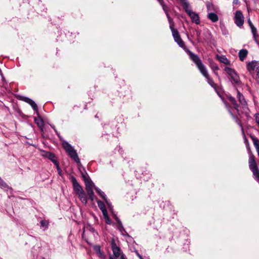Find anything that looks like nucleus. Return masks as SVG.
Here are the masks:
<instances>
[{"label": "nucleus", "mask_w": 259, "mask_h": 259, "mask_svg": "<svg viewBox=\"0 0 259 259\" xmlns=\"http://www.w3.org/2000/svg\"><path fill=\"white\" fill-rule=\"evenodd\" d=\"M185 51L188 53L190 58L194 62V63L197 66L199 71L201 73L206 74V68L202 63L201 60L198 55L194 54L191 52L188 49L186 48Z\"/></svg>", "instance_id": "1"}, {"label": "nucleus", "mask_w": 259, "mask_h": 259, "mask_svg": "<svg viewBox=\"0 0 259 259\" xmlns=\"http://www.w3.org/2000/svg\"><path fill=\"white\" fill-rule=\"evenodd\" d=\"M62 146L68 155L73 159L77 163L80 164V159L76 150L74 148L67 142L64 141Z\"/></svg>", "instance_id": "2"}, {"label": "nucleus", "mask_w": 259, "mask_h": 259, "mask_svg": "<svg viewBox=\"0 0 259 259\" xmlns=\"http://www.w3.org/2000/svg\"><path fill=\"white\" fill-rule=\"evenodd\" d=\"M224 70L230 77L231 81L232 83L239 84L241 83L239 76L234 69L228 67H226Z\"/></svg>", "instance_id": "3"}, {"label": "nucleus", "mask_w": 259, "mask_h": 259, "mask_svg": "<svg viewBox=\"0 0 259 259\" xmlns=\"http://www.w3.org/2000/svg\"><path fill=\"white\" fill-rule=\"evenodd\" d=\"M170 29H171L175 41L178 44L180 47L183 48L185 50L186 49L185 48V43L181 39L178 30L175 29L172 25L170 26Z\"/></svg>", "instance_id": "4"}, {"label": "nucleus", "mask_w": 259, "mask_h": 259, "mask_svg": "<svg viewBox=\"0 0 259 259\" xmlns=\"http://www.w3.org/2000/svg\"><path fill=\"white\" fill-rule=\"evenodd\" d=\"M185 11L191 18L192 22L195 23L196 24H199L200 23V18L198 14L193 12L190 9V7H188L187 9H185Z\"/></svg>", "instance_id": "5"}, {"label": "nucleus", "mask_w": 259, "mask_h": 259, "mask_svg": "<svg viewBox=\"0 0 259 259\" xmlns=\"http://www.w3.org/2000/svg\"><path fill=\"white\" fill-rule=\"evenodd\" d=\"M235 23L238 27H241L244 23V17L240 11H237L235 16Z\"/></svg>", "instance_id": "6"}, {"label": "nucleus", "mask_w": 259, "mask_h": 259, "mask_svg": "<svg viewBox=\"0 0 259 259\" xmlns=\"http://www.w3.org/2000/svg\"><path fill=\"white\" fill-rule=\"evenodd\" d=\"M70 180L72 183L73 190L75 194L83 190L82 187L77 182L76 178L74 176H71Z\"/></svg>", "instance_id": "7"}, {"label": "nucleus", "mask_w": 259, "mask_h": 259, "mask_svg": "<svg viewBox=\"0 0 259 259\" xmlns=\"http://www.w3.org/2000/svg\"><path fill=\"white\" fill-rule=\"evenodd\" d=\"M110 244L114 255L116 257H118L120 254V248L116 245L114 239L111 240Z\"/></svg>", "instance_id": "8"}, {"label": "nucleus", "mask_w": 259, "mask_h": 259, "mask_svg": "<svg viewBox=\"0 0 259 259\" xmlns=\"http://www.w3.org/2000/svg\"><path fill=\"white\" fill-rule=\"evenodd\" d=\"M237 98H238L240 103L242 106L243 109L245 111L248 110V108L247 107V102L244 98V97L238 90H237Z\"/></svg>", "instance_id": "9"}, {"label": "nucleus", "mask_w": 259, "mask_h": 259, "mask_svg": "<svg viewBox=\"0 0 259 259\" xmlns=\"http://www.w3.org/2000/svg\"><path fill=\"white\" fill-rule=\"evenodd\" d=\"M83 180L85 183V190L93 189L94 184L90 178H88L85 175L82 174Z\"/></svg>", "instance_id": "10"}, {"label": "nucleus", "mask_w": 259, "mask_h": 259, "mask_svg": "<svg viewBox=\"0 0 259 259\" xmlns=\"http://www.w3.org/2000/svg\"><path fill=\"white\" fill-rule=\"evenodd\" d=\"M257 67H259V62L256 61H252L247 64V69L249 71L255 70Z\"/></svg>", "instance_id": "11"}, {"label": "nucleus", "mask_w": 259, "mask_h": 259, "mask_svg": "<svg viewBox=\"0 0 259 259\" xmlns=\"http://www.w3.org/2000/svg\"><path fill=\"white\" fill-rule=\"evenodd\" d=\"M38 115V118H34V121L36 124H37V126L40 129L41 131H43L44 128V120L42 119V118L39 115L38 113H37Z\"/></svg>", "instance_id": "12"}, {"label": "nucleus", "mask_w": 259, "mask_h": 259, "mask_svg": "<svg viewBox=\"0 0 259 259\" xmlns=\"http://www.w3.org/2000/svg\"><path fill=\"white\" fill-rule=\"evenodd\" d=\"M249 166L251 170H256V171H257L258 167L254 158L253 156H250L249 158Z\"/></svg>", "instance_id": "13"}, {"label": "nucleus", "mask_w": 259, "mask_h": 259, "mask_svg": "<svg viewBox=\"0 0 259 259\" xmlns=\"http://www.w3.org/2000/svg\"><path fill=\"white\" fill-rule=\"evenodd\" d=\"M76 194L78 195V198H79V199L80 200L82 203H83L85 205L87 203V195L84 193L83 190L76 193Z\"/></svg>", "instance_id": "14"}, {"label": "nucleus", "mask_w": 259, "mask_h": 259, "mask_svg": "<svg viewBox=\"0 0 259 259\" xmlns=\"http://www.w3.org/2000/svg\"><path fill=\"white\" fill-rule=\"evenodd\" d=\"M202 74L206 78L208 83L213 88L216 89V84L214 82L213 80L211 79L208 75V72L206 70V74L202 73Z\"/></svg>", "instance_id": "15"}, {"label": "nucleus", "mask_w": 259, "mask_h": 259, "mask_svg": "<svg viewBox=\"0 0 259 259\" xmlns=\"http://www.w3.org/2000/svg\"><path fill=\"white\" fill-rule=\"evenodd\" d=\"M207 18L212 22H216L219 20L218 16L214 12H209L207 14Z\"/></svg>", "instance_id": "16"}, {"label": "nucleus", "mask_w": 259, "mask_h": 259, "mask_svg": "<svg viewBox=\"0 0 259 259\" xmlns=\"http://www.w3.org/2000/svg\"><path fill=\"white\" fill-rule=\"evenodd\" d=\"M227 98L234 106L235 109L236 110L237 112H238L239 105L237 103V101H236L235 99L231 95L227 96Z\"/></svg>", "instance_id": "17"}, {"label": "nucleus", "mask_w": 259, "mask_h": 259, "mask_svg": "<svg viewBox=\"0 0 259 259\" xmlns=\"http://www.w3.org/2000/svg\"><path fill=\"white\" fill-rule=\"evenodd\" d=\"M248 51L246 49H242L239 52V57L240 61H243L247 56Z\"/></svg>", "instance_id": "18"}, {"label": "nucleus", "mask_w": 259, "mask_h": 259, "mask_svg": "<svg viewBox=\"0 0 259 259\" xmlns=\"http://www.w3.org/2000/svg\"><path fill=\"white\" fill-rule=\"evenodd\" d=\"M97 203L99 208L101 210L102 213L107 211L105 205L103 201H102L100 200L97 199Z\"/></svg>", "instance_id": "19"}, {"label": "nucleus", "mask_w": 259, "mask_h": 259, "mask_svg": "<svg viewBox=\"0 0 259 259\" xmlns=\"http://www.w3.org/2000/svg\"><path fill=\"white\" fill-rule=\"evenodd\" d=\"M95 189L96 192L98 193V194L100 196V197L101 198H102L104 201H105L106 199H107L106 194L101 189H100L98 187H95Z\"/></svg>", "instance_id": "20"}, {"label": "nucleus", "mask_w": 259, "mask_h": 259, "mask_svg": "<svg viewBox=\"0 0 259 259\" xmlns=\"http://www.w3.org/2000/svg\"><path fill=\"white\" fill-rule=\"evenodd\" d=\"M250 29L251 30L252 34L253 35V39L255 41V42L258 44V41L256 38L257 37H258V34H257V30L254 26L252 27L251 28H250Z\"/></svg>", "instance_id": "21"}, {"label": "nucleus", "mask_w": 259, "mask_h": 259, "mask_svg": "<svg viewBox=\"0 0 259 259\" xmlns=\"http://www.w3.org/2000/svg\"><path fill=\"white\" fill-rule=\"evenodd\" d=\"M87 194L89 196V199L91 201H93L95 198V195L93 191V189L86 190Z\"/></svg>", "instance_id": "22"}, {"label": "nucleus", "mask_w": 259, "mask_h": 259, "mask_svg": "<svg viewBox=\"0 0 259 259\" xmlns=\"http://www.w3.org/2000/svg\"><path fill=\"white\" fill-rule=\"evenodd\" d=\"M206 8L207 11L210 12H212L213 11H216L215 6L212 4L209 3H206Z\"/></svg>", "instance_id": "23"}, {"label": "nucleus", "mask_w": 259, "mask_h": 259, "mask_svg": "<svg viewBox=\"0 0 259 259\" xmlns=\"http://www.w3.org/2000/svg\"><path fill=\"white\" fill-rule=\"evenodd\" d=\"M18 99L20 100H21V101H23L28 104H30L31 102H32V100L28 98V97H25V96H20L18 97Z\"/></svg>", "instance_id": "24"}, {"label": "nucleus", "mask_w": 259, "mask_h": 259, "mask_svg": "<svg viewBox=\"0 0 259 259\" xmlns=\"http://www.w3.org/2000/svg\"><path fill=\"white\" fill-rule=\"evenodd\" d=\"M106 224L110 225L111 223V220L108 216L107 211L102 213Z\"/></svg>", "instance_id": "25"}, {"label": "nucleus", "mask_w": 259, "mask_h": 259, "mask_svg": "<svg viewBox=\"0 0 259 259\" xmlns=\"http://www.w3.org/2000/svg\"><path fill=\"white\" fill-rule=\"evenodd\" d=\"M181 5H182L184 9H187L188 7H189L190 5L187 0H179Z\"/></svg>", "instance_id": "26"}, {"label": "nucleus", "mask_w": 259, "mask_h": 259, "mask_svg": "<svg viewBox=\"0 0 259 259\" xmlns=\"http://www.w3.org/2000/svg\"><path fill=\"white\" fill-rule=\"evenodd\" d=\"M251 139L253 142L255 148L259 147V140L254 136H251Z\"/></svg>", "instance_id": "27"}, {"label": "nucleus", "mask_w": 259, "mask_h": 259, "mask_svg": "<svg viewBox=\"0 0 259 259\" xmlns=\"http://www.w3.org/2000/svg\"><path fill=\"white\" fill-rule=\"evenodd\" d=\"M44 156L49 158L50 160H52V159L54 158H56L55 155L53 153L50 152H46Z\"/></svg>", "instance_id": "28"}, {"label": "nucleus", "mask_w": 259, "mask_h": 259, "mask_svg": "<svg viewBox=\"0 0 259 259\" xmlns=\"http://www.w3.org/2000/svg\"><path fill=\"white\" fill-rule=\"evenodd\" d=\"M40 227L42 228H44L45 230L47 229L49 225V222L46 220H41L40 222Z\"/></svg>", "instance_id": "29"}, {"label": "nucleus", "mask_w": 259, "mask_h": 259, "mask_svg": "<svg viewBox=\"0 0 259 259\" xmlns=\"http://www.w3.org/2000/svg\"><path fill=\"white\" fill-rule=\"evenodd\" d=\"M224 102V104L225 105V106L227 108L228 111L229 112V113H230V114L231 115V116L234 118H235L236 117L233 114V113L232 112V111H231V107L229 105V104L226 102L225 101H223Z\"/></svg>", "instance_id": "30"}, {"label": "nucleus", "mask_w": 259, "mask_h": 259, "mask_svg": "<svg viewBox=\"0 0 259 259\" xmlns=\"http://www.w3.org/2000/svg\"><path fill=\"white\" fill-rule=\"evenodd\" d=\"M117 224L118 225L117 229L119 230L121 232H122L123 231L125 232V230L122 226L121 221L118 220V223H117Z\"/></svg>", "instance_id": "31"}, {"label": "nucleus", "mask_w": 259, "mask_h": 259, "mask_svg": "<svg viewBox=\"0 0 259 259\" xmlns=\"http://www.w3.org/2000/svg\"><path fill=\"white\" fill-rule=\"evenodd\" d=\"M201 31L200 30L196 29L195 30V34L197 37V40L198 42L200 41V35H201Z\"/></svg>", "instance_id": "32"}, {"label": "nucleus", "mask_w": 259, "mask_h": 259, "mask_svg": "<svg viewBox=\"0 0 259 259\" xmlns=\"http://www.w3.org/2000/svg\"><path fill=\"white\" fill-rule=\"evenodd\" d=\"M29 105L31 106L32 109L36 112H38V107L36 105V104L35 103L34 101H32V102H31Z\"/></svg>", "instance_id": "33"}, {"label": "nucleus", "mask_w": 259, "mask_h": 259, "mask_svg": "<svg viewBox=\"0 0 259 259\" xmlns=\"http://www.w3.org/2000/svg\"><path fill=\"white\" fill-rule=\"evenodd\" d=\"M211 68L212 69V70L213 71V72H214V73L216 75H218V73H217V72L216 71L219 70V67L217 65V64H215V63L211 64Z\"/></svg>", "instance_id": "34"}, {"label": "nucleus", "mask_w": 259, "mask_h": 259, "mask_svg": "<svg viewBox=\"0 0 259 259\" xmlns=\"http://www.w3.org/2000/svg\"><path fill=\"white\" fill-rule=\"evenodd\" d=\"M105 202L106 203L107 205L108 206L111 212H112L113 211V206L112 205L111 203L110 202V200L108 199H106Z\"/></svg>", "instance_id": "35"}, {"label": "nucleus", "mask_w": 259, "mask_h": 259, "mask_svg": "<svg viewBox=\"0 0 259 259\" xmlns=\"http://www.w3.org/2000/svg\"><path fill=\"white\" fill-rule=\"evenodd\" d=\"M160 5L161 6L162 9L165 13H166V12H168V7L165 4L164 2H163V3H161Z\"/></svg>", "instance_id": "36"}, {"label": "nucleus", "mask_w": 259, "mask_h": 259, "mask_svg": "<svg viewBox=\"0 0 259 259\" xmlns=\"http://www.w3.org/2000/svg\"><path fill=\"white\" fill-rule=\"evenodd\" d=\"M253 175L256 177V180L259 182V170L257 168V171L254 170H251Z\"/></svg>", "instance_id": "37"}, {"label": "nucleus", "mask_w": 259, "mask_h": 259, "mask_svg": "<svg viewBox=\"0 0 259 259\" xmlns=\"http://www.w3.org/2000/svg\"><path fill=\"white\" fill-rule=\"evenodd\" d=\"M221 62L225 64H229L230 61L225 57H222L220 59Z\"/></svg>", "instance_id": "38"}, {"label": "nucleus", "mask_w": 259, "mask_h": 259, "mask_svg": "<svg viewBox=\"0 0 259 259\" xmlns=\"http://www.w3.org/2000/svg\"><path fill=\"white\" fill-rule=\"evenodd\" d=\"M0 187L2 188H7L8 185L7 184L0 178Z\"/></svg>", "instance_id": "39"}, {"label": "nucleus", "mask_w": 259, "mask_h": 259, "mask_svg": "<svg viewBox=\"0 0 259 259\" xmlns=\"http://www.w3.org/2000/svg\"><path fill=\"white\" fill-rule=\"evenodd\" d=\"M94 249L97 252L100 253L101 252V248L99 245H95L94 246Z\"/></svg>", "instance_id": "40"}, {"label": "nucleus", "mask_w": 259, "mask_h": 259, "mask_svg": "<svg viewBox=\"0 0 259 259\" xmlns=\"http://www.w3.org/2000/svg\"><path fill=\"white\" fill-rule=\"evenodd\" d=\"M51 161H52L54 163V164L56 166V167L57 166V165H59V163L57 161V160H56V158H54Z\"/></svg>", "instance_id": "41"}, {"label": "nucleus", "mask_w": 259, "mask_h": 259, "mask_svg": "<svg viewBox=\"0 0 259 259\" xmlns=\"http://www.w3.org/2000/svg\"><path fill=\"white\" fill-rule=\"evenodd\" d=\"M112 213H113V217L114 219V220L116 221L117 223H118V220H120V219L118 218L116 214L113 212V211L112 212Z\"/></svg>", "instance_id": "42"}, {"label": "nucleus", "mask_w": 259, "mask_h": 259, "mask_svg": "<svg viewBox=\"0 0 259 259\" xmlns=\"http://www.w3.org/2000/svg\"><path fill=\"white\" fill-rule=\"evenodd\" d=\"M255 117L256 123L259 125V113L255 114Z\"/></svg>", "instance_id": "43"}, {"label": "nucleus", "mask_w": 259, "mask_h": 259, "mask_svg": "<svg viewBox=\"0 0 259 259\" xmlns=\"http://www.w3.org/2000/svg\"><path fill=\"white\" fill-rule=\"evenodd\" d=\"M57 168V171H58V174L60 175V176H62V170L59 166V165H57V166L56 167Z\"/></svg>", "instance_id": "44"}, {"label": "nucleus", "mask_w": 259, "mask_h": 259, "mask_svg": "<svg viewBox=\"0 0 259 259\" xmlns=\"http://www.w3.org/2000/svg\"><path fill=\"white\" fill-rule=\"evenodd\" d=\"M238 124H239V125L241 126V130H242V133H243V135H244V140H245V142H247V139H246V137H245V135H244V132L243 128V127H242V125H241V124L240 123H239V122H238Z\"/></svg>", "instance_id": "45"}, {"label": "nucleus", "mask_w": 259, "mask_h": 259, "mask_svg": "<svg viewBox=\"0 0 259 259\" xmlns=\"http://www.w3.org/2000/svg\"><path fill=\"white\" fill-rule=\"evenodd\" d=\"M248 23L250 28L254 26L249 19L248 20Z\"/></svg>", "instance_id": "46"}, {"label": "nucleus", "mask_w": 259, "mask_h": 259, "mask_svg": "<svg viewBox=\"0 0 259 259\" xmlns=\"http://www.w3.org/2000/svg\"><path fill=\"white\" fill-rule=\"evenodd\" d=\"M168 21L169 22V23L170 24V26L171 25H172V26H174V24L172 23V19L171 18H170L169 19H168Z\"/></svg>", "instance_id": "47"}, {"label": "nucleus", "mask_w": 259, "mask_h": 259, "mask_svg": "<svg viewBox=\"0 0 259 259\" xmlns=\"http://www.w3.org/2000/svg\"><path fill=\"white\" fill-rule=\"evenodd\" d=\"M51 127L54 130V131H55V132L56 133V134H57L58 136V137H60L59 136V134L58 133V132L56 131V130L55 129V126L54 125H51Z\"/></svg>", "instance_id": "48"}, {"label": "nucleus", "mask_w": 259, "mask_h": 259, "mask_svg": "<svg viewBox=\"0 0 259 259\" xmlns=\"http://www.w3.org/2000/svg\"><path fill=\"white\" fill-rule=\"evenodd\" d=\"M136 253L137 255L139 257V258H142V256L138 252L137 250L136 251Z\"/></svg>", "instance_id": "49"}, {"label": "nucleus", "mask_w": 259, "mask_h": 259, "mask_svg": "<svg viewBox=\"0 0 259 259\" xmlns=\"http://www.w3.org/2000/svg\"><path fill=\"white\" fill-rule=\"evenodd\" d=\"M233 4L234 5H237L239 4V1L238 0H233Z\"/></svg>", "instance_id": "50"}, {"label": "nucleus", "mask_w": 259, "mask_h": 259, "mask_svg": "<svg viewBox=\"0 0 259 259\" xmlns=\"http://www.w3.org/2000/svg\"><path fill=\"white\" fill-rule=\"evenodd\" d=\"M165 14H166V17L167 18V19H169L170 18V16H169V14L168 13V12H166V13H165Z\"/></svg>", "instance_id": "51"}, {"label": "nucleus", "mask_w": 259, "mask_h": 259, "mask_svg": "<svg viewBox=\"0 0 259 259\" xmlns=\"http://www.w3.org/2000/svg\"><path fill=\"white\" fill-rule=\"evenodd\" d=\"M117 258V257H116L115 256H110L109 257V259H116Z\"/></svg>", "instance_id": "52"}, {"label": "nucleus", "mask_w": 259, "mask_h": 259, "mask_svg": "<svg viewBox=\"0 0 259 259\" xmlns=\"http://www.w3.org/2000/svg\"><path fill=\"white\" fill-rule=\"evenodd\" d=\"M255 149H256V151L257 152L258 155L259 156V147H258V148L256 147Z\"/></svg>", "instance_id": "53"}, {"label": "nucleus", "mask_w": 259, "mask_h": 259, "mask_svg": "<svg viewBox=\"0 0 259 259\" xmlns=\"http://www.w3.org/2000/svg\"><path fill=\"white\" fill-rule=\"evenodd\" d=\"M157 1L159 2V3L160 4L161 3H162L163 1V0H157Z\"/></svg>", "instance_id": "54"}, {"label": "nucleus", "mask_w": 259, "mask_h": 259, "mask_svg": "<svg viewBox=\"0 0 259 259\" xmlns=\"http://www.w3.org/2000/svg\"><path fill=\"white\" fill-rule=\"evenodd\" d=\"M255 70L256 71V72H257V71H259V67L258 68V67H256Z\"/></svg>", "instance_id": "55"}, {"label": "nucleus", "mask_w": 259, "mask_h": 259, "mask_svg": "<svg viewBox=\"0 0 259 259\" xmlns=\"http://www.w3.org/2000/svg\"><path fill=\"white\" fill-rule=\"evenodd\" d=\"M256 75H257L258 78H259V71H257V72H256Z\"/></svg>", "instance_id": "56"}, {"label": "nucleus", "mask_w": 259, "mask_h": 259, "mask_svg": "<svg viewBox=\"0 0 259 259\" xmlns=\"http://www.w3.org/2000/svg\"><path fill=\"white\" fill-rule=\"evenodd\" d=\"M121 259H125V258L123 256H122L121 257Z\"/></svg>", "instance_id": "57"}, {"label": "nucleus", "mask_w": 259, "mask_h": 259, "mask_svg": "<svg viewBox=\"0 0 259 259\" xmlns=\"http://www.w3.org/2000/svg\"><path fill=\"white\" fill-rule=\"evenodd\" d=\"M140 259H144V258H143V257H142V258H140Z\"/></svg>", "instance_id": "58"}, {"label": "nucleus", "mask_w": 259, "mask_h": 259, "mask_svg": "<svg viewBox=\"0 0 259 259\" xmlns=\"http://www.w3.org/2000/svg\"><path fill=\"white\" fill-rule=\"evenodd\" d=\"M258 125H259V124H258Z\"/></svg>", "instance_id": "59"}]
</instances>
